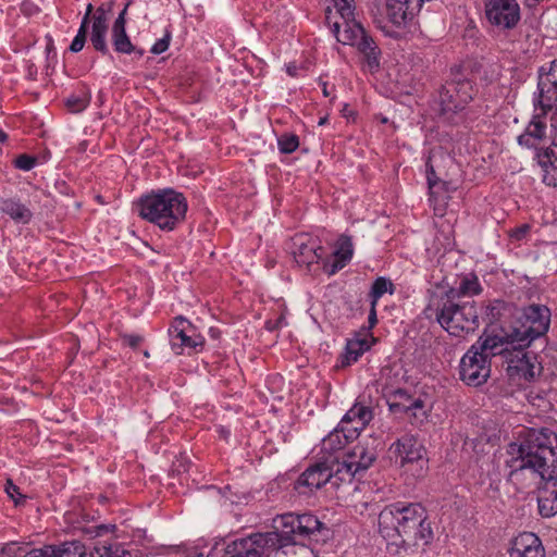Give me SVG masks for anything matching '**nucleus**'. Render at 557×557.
Instances as JSON below:
<instances>
[{"mask_svg": "<svg viewBox=\"0 0 557 557\" xmlns=\"http://www.w3.org/2000/svg\"><path fill=\"white\" fill-rule=\"evenodd\" d=\"M336 258L333 263L332 273H334L337 269H341L345 265L346 261L350 260L352 257V243L350 237L342 235L337 240V249L334 252Z\"/></svg>", "mask_w": 557, "mask_h": 557, "instance_id": "a878e982", "label": "nucleus"}, {"mask_svg": "<svg viewBox=\"0 0 557 557\" xmlns=\"http://www.w3.org/2000/svg\"><path fill=\"white\" fill-rule=\"evenodd\" d=\"M531 226L529 224H522L519 227L511 230L509 236L516 240H521L530 232Z\"/></svg>", "mask_w": 557, "mask_h": 557, "instance_id": "37998d69", "label": "nucleus"}, {"mask_svg": "<svg viewBox=\"0 0 557 557\" xmlns=\"http://www.w3.org/2000/svg\"><path fill=\"white\" fill-rule=\"evenodd\" d=\"M144 356L148 358L150 355H149V352L147 350H145L144 351Z\"/></svg>", "mask_w": 557, "mask_h": 557, "instance_id": "052dcab7", "label": "nucleus"}, {"mask_svg": "<svg viewBox=\"0 0 557 557\" xmlns=\"http://www.w3.org/2000/svg\"><path fill=\"white\" fill-rule=\"evenodd\" d=\"M425 509L418 503L389 506L379 515V529L384 539L403 547L426 545L433 537Z\"/></svg>", "mask_w": 557, "mask_h": 557, "instance_id": "7ed1b4c3", "label": "nucleus"}, {"mask_svg": "<svg viewBox=\"0 0 557 557\" xmlns=\"http://www.w3.org/2000/svg\"><path fill=\"white\" fill-rule=\"evenodd\" d=\"M349 16L345 15V18H342L343 23L335 21L332 28L337 41L344 45H355L360 34H363L364 30L360 23L349 20Z\"/></svg>", "mask_w": 557, "mask_h": 557, "instance_id": "6ab92c4d", "label": "nucleus"}, {"mask_svg": "<svg viewBox=\"0 0 557 557\" xmlns=\"http://www.w3.org/2000/svg\"><path fill=\"white\" fill-rule=\"evenodd\" d=\"M472 85L467 79L447 82L441 91V115L450 123H457L454 119L459 111L472 99Z\"/></svg>", "mask_w": 557, "mask_h": 557, "instance_id": "9d476101", "label": "nucleus"}, {"mask_svg": "<svg viewBox=\"0 0 557 557\" xmlns=\"http://www.w3.org/2000/svg\"><path fill=\"white\" fill-rule=\"evenodd\" d=\"M111 11V4H101L97 8L95 14L92 15V21H100L102 24H108L107 13Z\"/></svg>", "mask_w": 557, "mask_h": 557, "instance_id": "a19ab883", "label": "nucleus"}, {"mask_svg": "<svg viewBox=\"0 0 557 557\" xmlns=\"http://www.w3.org/2000/svg\"><path fill=\"white\" fill-rule=\"evenodd\" d=\"M126 10H127V7H125L122 10V12L119 14L116 20L114 21L112 28H125V25H126V18H125Z\"/></svg>", "mask_w": 557, "mask_h": 557, "instance_id": "de8ad7c7", "label": "nucleus"}, {"mask_svg": "<svg viewBox=\"0 0 557 557\" xmlns=\"http://www.w3.org/2000/svg\"><path fill=\"white\" fill-rule=\"evenodd\" d=\"M396 393H397L400 397H405L406 399H408V398H409V397H408V395H407V393H406L405 391H403V389H398Z\"/></svg>", "mask_w": 557, "mask_h": 557, "instance_id": "5fc2aeb1", "label": "nucleus"}, {"mask_svg": "<svg viewBox=\"0 0 557 557\" xmlns=\"http://www.w3.org/2000/svg\"><path fill=\"white\" fill-rule=\"evenodd\" d=\"M107 33H108V24H102L100 21H92L91 23V34H90V42L95 50L106 54L108 53V45H107Z\"/></svg>", "mask_w": 557, "mask_h": 557, "instance_id": "cd10ccee", "label": "nucleus"}, {"mask_svg": "<svg viewBox=\"0 0 557 557\" xmlns=\"http://www.w3.org/2000/svg\"><path fill=\"white\" fill-rule=\"evenodd\" d=\"M325 13H326V20L330 22V18H331L330 14L332 13V10L330 8H327Z\"/></svg>", "mask_w": 557, "mask_h": 557, "instance_id": "13d9d810", "label": "nucleus"}, {"mask_svg": "<svg viewBox=\"0 0 557 557\" xmlns=\"http://www.w3.org/2000/svg\"><path fill=\"white\" fill-rule=\"evenodd\" d=\"M516 369L525 380L529 381L540 376L543 370L536 355L529 351L521 354V357L517 360Z\"/></svg>", "mask_w": 557, "mask_h": 557, "instance_id": "4be33fe9", "label": "nucleus"}, {"mask_svg": "<svg viewBox=\"0 0 557 557\" xmlns=\"http://www.w3.org/2000/svg\"><path fill=\"white\" fill-rule=\"evenodd\" d=\"M359 41L357 40V46L360 52H362L366 58L367 62L370 67L379 66V60H377V47L373 39L366 34L363 30V34H360Z\"/></svg>", "mask_w": 557, "mask_h": 557, "instance_id": "c756f323", "label": "nucleus"}, {"mask_svg": "<svg viewBox=\"0 0 557 557\" xmlns=\"http://www.w3.org/2000/svg\"><path fill=\"white\" fill-rule=\"evenodd\" d=\"M277 324V321H274V324L272 325V329H275Z\"/></svg>", "mask_w": 557, "mask_h": 557, "instance_id": "e2e57ef3", "label": "nucleus"}, {"mask_svg": "<svg viewBox=\"0 0 557 557\" xmlns=\"http://www.w3.org/2000/svg\"><path fill=\"white\" fill-rule=\"evenodd\" d=\"M277 324V321H274V324L272 325V329H275Z\"/></svg>", "mask_w": 557, "mask_h": 557, "instance_id": "680f3d73", "label": "nucleus"}, {"mask_svg": "<svg viewBox=\"0 0 557 557\" xmlns=\"http://www.w3.org/2000/svg\"><path fill=\"white\" fill-rule=\"evenodd\" d=\"M277 324V321H274V324L272 325V329H275Z\"/></svg>", "mask_w": 557, "mask_h": 557, "instance_id": "0e129e2a", "label": "nucleus"}, {"mask_svg": "<svg viewBox=\"0 0 557 557\" xmlns=\"http://www.w3.org/2000/svg\"><path fill=\"white\" fill-rule=\"evenodd\" d=\"M377 440L371 436L363 437L342 458L337 457L339 481H351L357 473L369 469L377 457Z\"/></svg>", "mask_w": 557, "mask_h": 557, "instance_id": "0eeeda50", "label": "nucleus"}, {"mask_svg": "<svg viewBox=\"0 0 557 557\" xmlns=\"http://www.w3.org/2000/svg\"><path fill=\"white\" fill-rule=\"evenodd\" d=\"M510 556L544 557V548L535 534L522 533L513 540Z\"/></svg>", "mask_w": 557, "mask_h": 557, "instance_id": "a211bd4d", "label": "nucleus"}, {"mask_svg": "<svg viewBox=\"0 0 557 557\" xmlns=\"http://www.w3.org/2000/svg\"><path fill=\"white\" fill-rule=\"evenodd\" d=\"M7 139H8V135L2 129H0V141L4 143V141H7Z\"/></svg>", "mask_w": 557, "mask_h": 557, "instance_id": "864d4df0", "label": "nucleus"}, {"mask_svg": "<svg viewBox=\"0 0 557 557\" xmlns=\"http://www.w3.org/2000/svg\"><path fill=\"white\" fill-rule=\"evenodd\" d=\"M0 210L17 223L27 224L33 218L32 210L15 198L1 199Z\"/></svg>", "mask_w": 557, "mask_h": 557, "instance_id": "412c9836", "label": "nucleus"}, {"mask_svg": "<svg viewBox=\"0 0 557 557\" xmlns=\"http://www.w3.org/2000/svg\"><path fill=\"white\" fill-rule=\"evenodd\" d=\"M335 437H336V438H338V437H339L338 433L331 434V435L329 436V440H327V441H329V442H333Z\"/></svg>", "mask_w": 557, "mask_h": 557, "instance_id": "6e6d98bb", "label": "nucleus"}, {"mask_svg": "<svg viewBox=\"0 0 557 557\" xmlns=\"http://www.w3.org/2000/svg\"><path fill=\"white\" fill-rule=\"evenodd\" d=\"M14 163L17 169L23 171H29L35 166L36 158L30 157L28 154H21L15 159Z\"/></svg>", "mask_w": 557, "mask_h": 557, "instance_id": "4c0bfd02", "label": "nucleus"}, {"mask_svg": "<svg viewBox=\"0 0 557 557\" xmlns=\"http://www.w3.org/2000/svg\"><path fill=\"white\" fill-rule=\"evenodd\" d=\"M123 339L132 348H136L143 342L139 335H125Z\"/></svg>", "mask_w": 557, "mask_h": 557, "instance_id": "49530a36", "label": "nucleus"}, {"mask_svg": "<svg viewBox=\"0 0 557 557\" xmlns=\"http://www.w3.org/2000/svg\"><path fill=\"white\" fill-rule=\"evenodd\" d=\"M339 472L337 466V457L329 456L313 466L309 467L294 483V488L299 493H305L304 487L312 491L320 488L326 483L331 482L335 487H338L343 481H339Z\"/></svg>", "mask_w": 557, "mask_h": 557, "instance_id": "1a4fd4ad", "label": "nucleus"}, {"mask_svg": "<svg viewBox=\"0 0 557 557\" xmlns=\"http://www.w3.org/2000/svg\"><path fill=\"white\" fill-rule=\"evenodd\" d=\"M289 253L299 265L310 267L321 258L322 248L306 233L293 236L286 244Z\"/></svg>", "mask_w": 557, "mask_h": 557, "instance_id": "9b49d317", "label": "nucleus"}, {"mask_svg": "<svg viewBox=\"0 0 557 557\" xmlns=\"http://www.w3.org/2000/svg\"><path fill=\"white\" fill-rule=\"evenodd\" d=\"M354 417L359 418L362 425H366L372 418L371 411L367 407H354Z\"/></svg>", "mask_w": 557, "mask_h": 557, "instance_id": "ea45409f", "label": "nucleus"}, {"mask_svg": "<svg viewBox=\"0 0 557 557\" xmlns=\"http://www.w3.org/2000/svg\"><path fill=\"white\" fill-rule=\"evenodd\" d=\"M278 550V533H257L227 544L223 557H268Z\"/></svg>", "mask_w": 557, "mask_h": 557, "instance_id": "6e6552de", "label": "nucleus"}, {"mask_svg": "<svg viewBox=\"0 0 557 557\" xmlns=\"http://www.w3.org/2000/svg\"><path fill=\"white\" fill-rule=\"evenodd\" d=\"M539 510L543 517L557 513V488H545L537 498Z\"/></svg>", "mask_w": 557, "mask_h": 557, "instance_id": "bb28decb", "label": "nucleus"}, {"mask_svg": "<svg viewBox=\"0 0 557 557\" xmlns=\"http://www.w3.org/2000/svg\"><path fill=\"white\" fill-rule=\"evenodd\" d=\"M554 128L549 127L541 121H532L529 123L525 132L518 137V143L527 147L542 149L543 146L553 139Z\"/></svg>", "mask_w": 557, "mask_h": 557, "instance_id": "f3484780", "label": "nucleus"}, {"mask_svg": "<svg viewBox=\"0 0 557 557\" xmlns=\"http://www.w3.org/2000/svg\"><path fill=\"white\" fill-rule=\"evenodd\" d=\"M479 292H480V286L475 278L474 280L465 278L461 282L457 294L458 295H468V294H479Z\"/></svg>", "mask_w": 557, "mask_h": 557, "instance_id": "c9c22d12", "label": "nucleus"}, {"mask_svg": "<svg viewBox=\"0 0 557 557\" xmlns=\"http://www.w3.org/2000/svg\"><path fill=\"white\" fill-rule=\"evenodd\" d=\"M90 557H111L110 545L98 544L90 553Z\"/></svg>", "mask_w": 557, "mask_h": 557, "instance_id": "c03bdc74", "label": "nucleus"}, {"mask_svg": "<svg viewBox=\"0 0 557 557\" xmlns=\"http://www.w3.org/2000/svg\"><path fill=\"white\" fill-rule=\"evenodd\" d=\"M539 102L543 110L552 109L557 102V60L552 62L547 73L540 76Z\"/></svg>", "mask_w": 557, "mask_h": 557, "instance_id": "dca6fc26", "label": "nucleus"}, {"mask_svg": "<svg viewBox=\"0 0 557 557\" xmlns=\"http://www.w3.org/2000/svg\"><path fill=\"white\" fill-rule=\"evenodd\" d=\"M391 448L394 449L401 467L423 461L424 449L413 436H403Z\"/></svg>", "mask_w": 557, "mask_h": 557, "instance_id": "2eb2a0df", "label": "nucleus"}, {"mask_svg": "<svg viewBox=\"0 0 557 557\" xmlns=\"http://www.w3.org/2000/svg\"><path fill=\"white\" fill-rule=\"evenodd\" d=\"M137 207L143 219L168 231H172L183 221L187 211L185 197L172 189L145 196L140 198Z\"/></svg>", "mask_w": 557, "mask_h": 557, "instance_id": "39448f33", "label": "nucleus"}, {"mask_svg": "<svg viewBox=\"0 0 557 557\" xmlns=\"http://www.w3.org/2000/svg\"><path fill=\"white\" fill-rule=\"evenodd\" d=\"M51 557H85L86 546L78 540L61 542L49 545Z\"/></svg>", "mask_w": 557, "mask_h": 557, "instance_id": "5701e85b", "label": "nucleus"}, {"mask_svg": "<svg viewBox=\"0 0 557 557\" xmlns=\"http://www.w3.org/2000/svg\"><path fill=\"white\" fill-rule=\"evenodd\" d=\"M112 44L114 50L119 53L136 52L139 58L144 55V50L136 49V47L131 42L125 28H112Z\"/></svg>", "mask_w": 557, "mask_h": 557, "instance_id": "393cba45", "label": "nucleus"}, {"mask_svg": "<svg viewBox=\"0 0 557 557\" xmlns=\"http://www.w3.org/2000/svg\"><path fill=\"white\" fill-rule=\"evenodd\" d=\"M111 557H133L132 553L119 544L110 545Z\"/></svg>", "mask_w": 557, "mask_h": 557, "instance_id": "a18cd8bd", "label": "nucleus"}, {"mask_svg": "<svg viewBox=\"0 0 557 557\" xmlns=\"http://www.w3.org/2000/svg\"><path fill=\"white\" fill-rule=\"evenodd\" d=\"M393 283L385 278V277H379L374 281L372 288H371V297L373 307H375L377 299L385 293L393 294Z\"/></svg>", "mask_w": 557, "mask_h": 557, "instance_id": "7c9ffc66", "label": "nucleus"}, {"mask_svg": "<svg viewBox=\"0 0 557 557\" xmlns=\"http://www.w3.org/2000/svg\"><path fill=\"white\" fill-rule=\"evenodd\" d=\"M87 30L88 28L84 27V24H81L77 35L75 36L70 46V50L72 52H79L84 48L87 37Z\"/></svg>", "mask_w": 557, "mask_h": 557, "instance_id": "72a5a7b5", "label": "nucleus"}, {"mask_svg": "<svg viewBox=\"0 0 557 557\" xmlns=\"http://www.w3.org/2000/svg\"><path fill=\"white\" fill-rule=\"evenodd\" d=\"M323 95H324L325 97H327V96H329V91H327V89H326V86H325V85H324V88H323Z\"/></svg>", "mask_w": 557, "mask_h": 557, "instance_id": "bf43d9fd", "label": "nucleus"}, {"mask_svg": "<svg viewBox=\"0 0 557 557\" xmlns=\"http://www.w3.org/2000/svg\"><path fill=\"white\" fill-rule=\"evenodd\" d=\"M170 45V35L166 34L163 38L159 39L151 48L153 54H160L164 52Z\"/></svg>", "mask_w": 557, "mask_h": 557, "instance_id": "79ce46f5", "label": "nucleus"}, {"mask_svg": "<svg viewBox=\"0 0 557 557\" xmlns=\"http://www.w3.org/2000/svg\"><path fill=\"white\" fill-rule=\"evenodd\" d=\"M485 13L492 24L504 28L513 27L519 20V7L515 0H487Z\"/></svg>", "mask_w": 557, "mask_h": 557, "instance_id": "f8f14e48", "label": "nucleus"}, {"mask_svg": "<svg viewBox=\"0 0 557 557\" xmlns=\"http://www.w3.org/2000/svg\"><path fill=\"white\" fill-rule=\"evenodd\" d=\"M548 310L537 306H530L520 319L525 321L519 327H512L505 336L480 337L460 361V379L469 386L484 384L491 374L490 359L503 354L508 348H500L504 344L512 345L513 349H522L543 335L548 330Z\"/></svg>", "mask_w": 557, "mask_h": 557, "instance_id": "f257e3e1", "label": "nucleus"}, {"mask_svg": "<svg viewBox=\"0 0 557 557\" xmlns=\"http://www.w3.org/2000/svg\"><path fill=\"white\" fill-rule=\"evenodd\" d=\"M539 163L542 168H547L550 165L555 172H557V158L554 156V151L552 149L546 148L543 152L537 154Z\"/></svg>", "mask_w": 557, "mask_h": 557, "instance_id": "f704fd0d", "label": "nucleus"}, {"mask_svg": "<svg viewBox=\"0 0 557 557\" xmlns=\"http://www.w3.org/2000/svg\"><path fill=\"white\" fill-rule=\"evenodd\" d=\"M370 348L366 338H352L347 342L346 352L342 360V366H349Z\"/></svg>", "mask_w": 557, "mask_h": 557, "instance_id": "c85d7f7f", "label": "nucleus"}, {"mask_svg": "<svg viewBox=\"0 0 557 557\" xmlns=\"http://www.w3.org/2000/svg\"><path fill=\"white\" fill-rule=\"evenodd\" d=\"M189 329H191L190 322L183 317L175 318L170 329V335L171 347L176 355L183 354L185 347L196 351L203 347L205 338L201 335H189Z\"/></svg>", "mask_w": 557, "mask_h": 557, "instance_id": "ddd939ff", "label": "nucleus"}, {"mask_svg": "<svg viewBox=\"0 0 557 557\" xmlns=\"http://www.w3.org/2000/svg\"><path fill=\"white\" fill-rule=\"evenodd\" d=\"M299 147V138L295 134L281 136V153H292Z\"/></svg>", "mask_w": 557, "mask_h": 557, "instance_id": "473e14b6", "label": "nucleus"}, {"mask_svg": "<svg viewBox=\"0 0 557 557\" xmlns=\"http://www.w3.org/2000/svg\"><path fill=\"white\" fill-rule=\"evenodd\" d=\"M5 492L12 498L15 505H21L25 500V496L21 494L20 487L16 486L11 480L7 481Z\"/></svg>", "mask_w": 557, "mask_h": 557, "instance_id": "e433bc0d", "label": "nucleus"}, {"mask_svg": "<svg viewBox=\"0 0 557 557\" xmlns=\"http://www.w3.org/2000/svg\"><path fill=\"white\" fill-rule=\"evenodd\" d=\"M296 71H297V67L295 65H289L287 66V73L290 75V76H295L296 75Z\"/></svg>", "mask_w": 557, "mask_h": 557, "instance_id": "603ef678", "label": "nucleus"}, {"mask_svg": "<svg viewBox=\"0 0 557 557\" xmlns=\"http://www.w3.org/2000/svg\"><path fill=\"white\" fill-rule=\"evenodd\" d=\"M433 156L429 157L428 161V184L430 189L431 197H436L438 195L440 189L445 191L449 190V185L451 184L448 171H442L441 166L437 165L438 174L432 163Z\"/></svg>", "mask_w": 557, "mask_h": 557, "instance_id": "aec40b11", "label": "nucleus"}, {"mask_svg": "<svg viewBox=\"0 0 557 557\" xmlns=\"http://www.w3.org/2000/svg\"><path fill=\"white\" fill-rule=\"evenodd\" d=\"M422 2L423 0H387V16L394 25L405 26L418 14Z\"/></svg>", "mask_w": 557, "mask_h": 557, "instance_id": "4468645a", "label": "nucleus"}, {"mask_svg": "<svg viewBox=\"0 0 557 557\" xmlns=\"http://www.w3.org/2000/svg\"><path fill=\"white\" fill-rule=\"evenodd\" d=\"M369 322L371 324V326H373L376 322V314H375V307H371V311H370V314H369Z\"/></svg>", "mask_w": 557, "mask_h": 557, "instance_id": "8fccbe9b", "label": "nucleus"}, {"mask_svg": "<svg viewBox=\"0 0 557 557\" xmlns=\"http://www.w3.org/2000/svg\"><path fill=\"white\" fill-rule=\"evenodd\" d=\"M322 525L312 515H281V556L313 557V550L299 540L319 532Z\"/></svg>", "mask_w": 557, "mask_h": 557, "instance_id": "423d86ee", "label": "nucleus"}, {"mask_svg": "<svg viewBox=\"0 0 557 557\" xmlns=\"http://www.w3.org/2000/svg\"><path fill=\"white\" fill-rule=\"evenodd\" d=\"M451 289L445 297L432 298L424 310L428 319H435L450 335L462 337L479 326L478 313L473 302L458 304Z\"/></svg>", "mask_w": 557, "mask_h": 557, "instance_id": "20e7f679", "label": "nucleus"}, {"mask_svg": "<svg viewBox=\"0 0 557 557\" xmlns=\"http://www.w3.org/2000/svg\"><path fill=\"white\" fill-rule=\"evenodd\" d=\"M356 417H354V413H352V408L344 416L342 422H350L351 420H354Z\"/></svg>", "mask_w": 557, "mask_h": 557, "instance_id": "3c124183", "label": "nucleus"}, {"mask_svg": "<svg viewBox=\"0 0 557 557\" xmlns=\"http://www.w3.org/2000/svg\"><path fill=\"white\" fill-rule=\"evenodd\" d=\"M92 11H94V7L91 3H88L87 4V8H86V12H85V15L82 20V23L81 24H84V27H87L88 28V25L89 23L91 22L92 23Z\"/></svg>", "mask_w": 557, "mask_h": 557, "instance_id": "09e8293b", "label": "nucleus"}, {"mask_svg": "<svg viewBox=\"0 0 557 557\" xmlns=\"http://www.w3.org/2000/svg\"><path fill=\"white\" fill-rule=\"evenodd\" d=\"M0 557H51L49 545L29 552L17 543H9L0 549Z\"/></svg>", "mask_w": 557, "mask_h": 557, "instance_id": "b1692460", "label": "nucleus"}, {"mask_svg": "<svg viewBox=\"0 0 557 557\" xmlns=\"http://www.w3.org/2000/svg\"><path fill=\"white\" fill-rule=\"evenodd\" d=\"M326 121H327V117H326V116L321 117V119H320V121H319V125H320V126L324 125V124L326 123Z\"/></svg>", "mask_w": 557, "mask_h": 557, "instance_id": "4d7b16f0", "label": "nucleus"}, {"mask_svg": "<svg viewBox=\"0 0 557 557\" xmlns=\"http://www.w3.org/2000/svg\"><path fill=\"white\" fill-rule=\"evenodd\" d=\"M90 97L87 92L83 91L81 95H73L67 98L66 107L71 112H82L89 103Z\"/></svg>", "mask_w": 557, "mask_h": 557, "instance_id": "2f4dec72", "label": "nucleus"}, {"mask_svg": "<svg viewBox=\"0 0 557 557\" xmlns=\"http://www.w3.org/2000/svg\"><path fill=\"white\" fill-rule=\"evenodd\" d=\"M512 469L509 480L517 483L529 472L533 481H550L557 476V436L530 432L520 443L508 447Z\"/></svg>", "mask_w": 557, "mask_h": 557, "instance_id": "f03ea898", "label": "nucleus"}, {"mask_svg": "<svg viewBox=\"0 0 557 557\" xmlns=\"http://www.w3.org/2000/svg\"><path fill=\"white\" fill-rule=\"evenodd\" d=\"M391 410L396 411H405L407 413L411 412L413 409H422L423 408V401L421 399H416L410 405H403V404H392Z\"/></svg>", "mask_w": 557, "mask_h": 557, "instance_id": "58836bf2", "label": "nucleus"}]
</instances>
